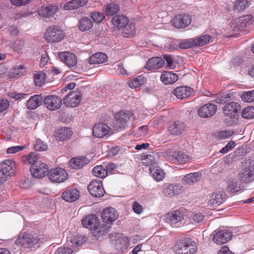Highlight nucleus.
<instances>
[{"instance_id":"obj_22","label":"nucleus","mask_w":254,"mask_h":254,"mask_svg":"<svg viewBox=\"0 0 254 254\" xmlns=\"http://www.w3.org/2000/svg\"><path fill=\"white\" fill-rule=\"evenodd\" d=\"M226 193L223 191L215 192L210 196L208 205L210 207L219 206L223 201Z\"/></svg>"},{"instance_id":"obj_62","label":"nucleus","mask_w":254,"mask_h":254,"mask_svg":"<svg viewBox=\"0 0 254 254\" xmlns=\"http://www.w3.org/2000/svg\"><path fill=\"white\" fill-rule=\"evenodd\" d=\"M233 133L231 130H224L218 132V136L220 139H225L230 137Z\"/></svg>"},{"instance_id":"obj_55","label":"nucleus","mask_w":254,"mask_h":254,"mask_svg":"<svg viewBox=\"0 0 254 254\" xmlns=\"http://www.w3.org/2000/svg\"><path fill=\"white\" fill-rule=\"evenodd\" d=\"M194 38L190 39L185 40L179 43V47L181 49H186L195 46V42H194Z\"/></svg>"},{"instance_id":"obj_64","label":"nucleus","mask_w":254,"mask_h":254,"mask_svg":"<svg viewBox=\"0 0 254 254\" xmlns=\"http://www.w3.org/2000/svg\"><path fill=\"white\" fill-rule=\"evenodd\" d=\"M163 60H165L167 64V66L170 68L174 67V61L172 57L170 55H165L163 56Z\"/></svg>"},{"instance_id":"obj_50","label":"nucleus","mask_w":254,"mask_h":254,"mask_svg":"<svg viewBox=\"0 0 254 254\" xmlns=\"http://www.w3.org/2000/svg\"><path fill=\"white\" fill-rule=\"evenodd\" d=\"M204 215L201 212H197L192 213L190 219L192 224L199 223L204 220Z\"/></svg>"},{"instance_id":"obj_27","label":"nucleus","mask_w":254,"mask_h":254,"mask_svg":"<svg viewBox=\"0 0 254 254\" xmlns=\"http://www.w3.org/2000/svg\"><path fill=\"white\" fill-rule=\"evenodd\" d=\"M89 163V160L85 157L72 158L69 162V166L72 169H77L83 167Z\"/></svg>"},{"instance_id":"obj_31","label":"nucleus","mask_w":254,"mask_h":254,"mask_svg":"<svg viewBox=\"0 0 254 254\" xmlns=\"http://www.w3.org/2000/svg\"><path fill=\"white\" fill-rule=\"evenodd\" d=\"M161 81L166 84L175 83L178 79L177 74L172 71H164L160 77Z\"/></svg>"},{"instance_id":"obj_63","label":"nucleus","mask_w":254,"mask_h":254,"mask_svg":"<svg viewBox=\"0 0 254 254\" xmlns=\"http://www.w3.org/2000/svg\"><path fill=\"white\" fill-rule=\"evenodd\" d=\"M25 148L23 146H15L9 147L6 150L7 154L17 153L23 150Z\"/></svg>"},{"instance_id":"obj_11","label":"nucleus","mask_w":254,"mask_h":254,"mask_svg":"<svg viewBox=\"0 0 254 254\" xmlns=\"http://www.w3.org/2000/svg\"><path fill=\"white\" fill-rule=\"evenodd\" d=\"M130 117L131 114L127 111H121L117 113L114 116L116 127L119 128L126 127Z\"/></svg>"},{"instance_id":"obj_61","label":"nucleus","mask_w":254,"mask_h":254,"mask_svg":"<svg viewBox=\"0 0 254 254\" xmlns=\"http://www.w3.org/2000/svg\"><path fill=\"white\" fill-rule=\"evenodd\" d=\"M72 250L69 248L60 247L55 252V254H71Z\"/></svg>"},{"instance_id":"obj_17","label":"nucleus","mask_w":254,"mask_h":254,"mask_svg":"<svg viewBox=\"0 0 254 254\" xmlns=\"http://www.w3.org/2000/svg\"><path fill=\"white\" fill-rule=\"evenodd\" d=\"M241 110L240 105L235 102L226 104L223 109L224 114L226 116L232 118L236 116L238 112Z\"/></svg>"},{"instance_id":"obj_37","label":"nucleus","mask_w":254,"mask_h":254,"mask_svg":"<svg viewBox=\"0 0 254 254\" xmlns=\"http://www.w3.org/2000/svg\"><path fill=\"white\" fill-rule=\"evenodd\" d=\"M15 165L14 161L11 160H6L1 163V168L0 169L4 174L7 176H10L13 172V168Z\"/></svg>"},{"instance_id":"obj_13","label":"nucleus","mask_w":254,"mask_h":254,"mask_svg":"<svg viewBox=\"0 0 254 254\" xmlns=\"http://www.w3.org/2000/svg\"><path fill=\"white\" fill-rule=\"evenodd\" d=\"M232 235L231 232L228 230H220L214 234L213 241L218 245H222L230 240Z\"/></svg>"},{"instance_id":"obj_38","label":"nucleus","mask_w":254,"mask_h":254,"mask_svg":"<svg viewBox=\"0 0 254 254\" xmlns=\"http://www.w3.org/2000/svg\"><path fill=\"white\" fill-rule=\"evenodd\" d=\"M107 60V55L103 53H96L92 55L89 59L90 64H101Z\"/></svg>"},{"instance_id":"obj_33","label":"nucleus","mask_w":254,"mask_h":254,"mask_svg":"<svg viewBox=\"0 0 254 254\" xmlns=\"http://www.w3.org/2000/svg\"><path fill=\"white\" fill-rule=\"evenodd\" d=\"M57 10V6L49 4L46 6H42L39 10V14L43 17H50L53 16Z\"/></svg>"},{"instance_id":"obj_45","label":"nucleus","mask_w":254,"mask_h":254,"mask_svg":"<svg viewBox=\"0 0 254 254\" xmlns=\"http://www.w3.org/2000/svg\"><path fill=\"white\" fill-rule=\"evenodd\" d=\"M107 170L102 165L96 166L93 169L94 176L100 178H104L107 175Z\"/></svg>"},{"instance_id":"obj_4","label":"nucleus","mask_w":254,"mask_h":254,"mask_svg":"<svg viewBox=\"0 0 254 254\" xmlns=\"http://www.w3.org/2000/svg\"><path fill=\"white\" fill-rule=\"evenodd\" d=\"M185 215L179 210H175L166 215V222L173 227H179L185 223Z\"/></svg>"},{"instance_id":"obj_56","label":"nucleus","mask_w":254,"mask_h":254,"mask_svg":"<svg viewBox=\"0 0 254 254\" xmlns=\"http://www.w3.org/2000/svg\"><path fill=\"white\" fill-rule=\"evenodd\" d=\"M34 148L36 151H42L47 150L48 146L43 141L37 139L34 145Z\"/></svg>"},{"instance_id":"obj_14","label":"nucleus","mask_w":254,"mask_h":254,"mask_svg":"<svg viewBox=\"0 0 254 254\" xmlns=\"http://www.w3.org/2000/svg\"><path fill=\"white\" fill-rule=\"evenodd\" d=\"M101 217L104 223L111 224L117 219L118 214L115 208L113 207L107 208L102 212Z\"/></svg>"},{"instance_id":"obj_1","label":"nucleus","mask_w":254,"mask_h":254,"mask_svg":"<svg viewBox=\"0 0 254 254\" xmlns=\"http://www.w3.org/2000/svg\"><path fill=\"white\" fill-rule=\"evenodd\" d=\"M100 221L96 215L90 214L82 220V224L85 228L94 230L95 236L104 235L109 227L105 224L100 226Z\"/></svg>"},{"instance_id":"obj_36","label":"nucleus","mask_w":254,"mask_h":254,"mask_svg":"<svg viewBox=\"0 0 254 254\" xmlns=\"http://www.w3.org/2000/svg\"><path fill=\"white\" fill-rule=\"evenodd\" d=\"M112 22L119 29H122L128 22V18L123 15H116L113 17Z\"/></svg>"},{"instance_id":"obj_52","label":"nucleus","mask_w":254,"mask_h":254,"mask_svg":"<svg viewBox=\"0 0 254 254\" xmlns=\"http://www.w3.org/2000/svg\"><path fill=\"white\" fill-rule=\"evenodd\" d=\"M242 117L246 119H252L254 118V107L250 106L245 108L242 111Z\"/></svg>"},{"instance_id":"obj_7","label":"nucleus","mask_w":254,"mask_h":254,"mask_svg":"<svg viewBox=\"0 0 254 254\" xmlns=\"http://www.w3.org/2000/svg\"><path fill=\"white\" fill-rule=\"evenodd\" d=\"M253 21V17L251 15L237 18L232 22L234 30L236 31L244 30L246 27L252 24Z\"/></svg>"},{"instance_id":"obj_24","label":"nucleus","mask_w":254,"mask_h":254,"mask_svg":"<svg viewBox=\"0 0 254 254\" xmlns=\"http://www.w3.org/2000/svg\"><path fill=\"white\" fill-rule=\"evenodd\" d=\"M159 158L158 154L154 152L149 153H146L142 156V163L146 166H151L153 167L154 165L157 166V163Z\"/></svg>"},{"instance_id":"obj_21","label":"nucleus","mask_w":254,"mask_h":254,"mask_svg":"<svg viewBox=\"0 0 254 254\" xmlns=\"http://www.w3.org/2000/svg\"><path fill=\"white\" fill-rule=\"evenodd\" d=\"M110 127L105 124H96L93 127V135L98 138H102L108 134Z\"/></svg>"},{"instance_id":"obj_25","label":"nucleus","mask_w":254,"mask_h":254,"mask_svg":"<svg viewBox=\"0 0 254 254\" xmlns=\"http://www.w3.org/2000/svg\"><path fill=\"white\" fill-rule=\"evenodd\" d=\"M192 89L188 86H180L174 89L173 94L180 99L187 98L192 94Z\"/></svg>"},{"instance_id":"obj_46","label":"nucleus","mask_w":254,"mask_h":254,"mask_svg":"<svg viewBox=\"0 0 254 254\" xmlns=\"http://www.w3.org/2000/svg\"><path fill=\"white\" fill-rule=\"evenodd\" d=\"M211 37L209 35H205L194 39L195 46H202L207 44L211 39Z\"/></svg>"},{"instance_id":"obj_53","label":"nucleus","mask_w":254,"mask_h":254,"mask_svg":"<svg viewBox=\"0 0 254 254\" xmlns=\"http://www.w3.org/2000/svg\"><path fill=\"white\" fill-rule=\"evenodd\" d=\"M243 101L246 102H254V89L248 92H244L241 95Z\"/></svg>"},{"instance_id":"obj_9","label":"nucleus","mask_w":254,"mask_h":254,"mask_svg":"<svg viewBox=\"0 0 254 254\" xmlns=\"http://www.w3.org/2000/svg\"><path fill=\"white\" fill-rule=\"evenodd\" d=\"M43 103L48 109L55 111L61 107L62 105V100L59 96L50 95L45 97Z\"/></svg>"},{"instance_id":"obj_19","label":"nucleus","mask_w":254,"mask_h":254,"mask_svg":"<svg viewBox=\"0 0 254 254\" xmlns=\"http://www.w3.org/2000/svg\"><path fill=\"white\" fill-rule=\"evenodd\" d=\"M59 57L69 67L74 66L77 64V58L73 53L68 52L60 53Z\"/></svg>"},{"instance_id":"obj_40","label":"nucleus","mask_w":254,"mask_h":254,"mask_svg":"<svg viewBox=\"0 0 254 254\" xmlns=\"http://www.w3.org/2000/svg\"><path fill=\"white\" fill-rule=\"evenodd\" d=\"M93 23L90 18L83 17L78 22V27L82 31L90 30L93 26Z\"/></svg>"},{"instance_id":"obj_44","label":"nucleus","mask_w":254,"mask_h":254,"mask_svg":"<svg viewBox=\"0 0 254 254\" xmlns=\"http://www.w3.org/2000/svg\"><path fill=\"white\" fill-rule=\"evenodd\" d=\"M46 75L42 71L38 72L35 74L34 80L36 86H41L46 82Z\"/></svg>"},{"instance_id":"obj_42","label":"nucleus","mask_w":254,"mask_h":254,"mask_svg":"<svg viewBox=\"0 0 254 254\" xmlns=\"http://www.w3.org/2000/svg\"><path fill=\"white\" fill-rule=\"evenodd\" d=\"M38 156L37 153L31 152L28 155H24L22 158V162L27 165L33 164L37 163L38 159Z\"/></svg>"},{"instance_id":"obj_20","label":"nucleus","mask_w":254,"mask_h":254,"mask_svg":"<svg viewBox=\"0 0 254 254\" xmlns=\"http://www.w3.org/2000/svg\"><path fill=\"white\" fill-rule=\"evenodd\" d=\"M241 181L250 183L254 181V168L251 166L245 167L239 174Z\"/></svg>"},{"instance_id":"obj_18","label":"nucleus","mask_w":254,"mask_h":254,"mask_svg":"<svg viewBox=\"0 0 254 254\" xmlns=\"http://www.w3.org/2000/svg\"><path fill=\"white\" fill-rule=\"evenodd\" d=\"M164 60L160 57H153L149 59L146 63L145 68L151 71H155L164 64Z\"/></svg>"},{"instance_id":"obj_59","label":"nucleus","mask_w":254,"mask_h":254,"mask_svg":"<svg viewBox=\"0 0 254 254\" xmlns=\"http://www.w3.org/2000/svg\"><path fill=\"white\" fill-rule=\"evenodd\" d=\"M24 46L23 41L17 39L15 40L12 45V47L13 50L17 52H19L21 50Z\"/></svg>"},{"instance_id":"obj_26","label":"nucleus","mask_w":254,"mask_h":254,"mask_svg":"<svg viewBox=\"0 0 254 254\" xmlns=\"http://www.w3.org/2000/svg\"><path fill=\"white\" fill-rule=\"evenodd\" d=\"M149 174L156 182L163 181L165 177V173L158 165L150 167L149 168Z\"/></svg>"},{"instance_id":"obj_57","label":"nucleus","mask_w":254,"mask_h":254,"mask_svg":"<svg viewBox=\"0 0 254 254\" xmlns=\"http://www.w3.org/2000/svg\"><path fill=\"white\" fill-rule=\"evenodd\" d=\"M91 17H92V19L96 22H100L105 18L104 14L98 12H92L91 14Z\"/></svg>"},{"instance_id":"obj_32","label":"nucleus","mask_w":254,"mask_h":254,"mask_svg":"<svg viewBox=\"0 0 254 254\" xmlns=\"http://www.w3.org/2000/svg\"><path fill=\"white\" fill-rule=\"evenodd\" d=\"M185 128V125L182 122H175L170 125L169 130L172 134L179 135L181 134Z\"/></svg>"},{"instance_id":"obj_8","label":"nucleus","mask_w":254,"mask_h":254,"mask_svg":"<svg viewBox=\"0 0 254 254\" xmlns=\"http://www.w3.org/2000/svg\"><path fill=\"white\" fill-rule=\"evenodd\" d=\"M81 96V92L79 90L70 92L64 99V104L68 107H75L80 102Z\"/></svg>"},{"instance_id":"obj_28","label":"nucleus","mask_w":254,"mask_h":254,"mask_svg":"<svg viewBox=\"0 0 254 254\" xmlns=\"http://www.w3.org/2000/svg\"><path fill=\"white\" fill-rule=\"evenodd\" d=\"M201 174L199 172L190 173L185 175L182 179V182L188 185L193 184L198 182L201 179Z\"/></svg>"},{"instance_id":"obj_43","label":"nucleus","mask_w":254,"mask_h":254,"mask_svg":"<svg viewBox=\"0 0 254 254\" xmlns=\"http://www.w3.org/2000/svg\"><path fill=\"white\" fill-rule=\"evenodd\" d=\"M68 240L70 242L71 246L78 247L84 243L85 237L81 235L74 236L73 237H68Z\"/></svg>"},{"instance_id":"obj_49","label":"nucleus","mask_w":254,"mask_h":254,"mask_svg":"<svg viewBox=\"0 0 254 254\" xmlns=\"http://www.w3.org/2000/svg\"><path fill=\"white\" fill-rule=\"evenodd\" d=\"M122 29L123 36L128 37L133 35L135 28L132 24L127 23Z\"/></svg>"},{"instance_id":"obj_30","label":"nucleus","mask_w":254,"mask_h":254,"mask_svg":"<svg viewBox=\"0 0 254 254\" xmlns=\"http://www.w3.org/2000/svg\"><path fill=\"white\" fill-rule=\"evenodd\" d=\"M170 159L174 163H184L188 161L190 157L181 151H176L170 156Z\"/></svg>"},{"instance_id":"obj_10","label":"nucleus","mask_w":254,"mask_h":254,"mask_svg":"<svg viewBox=\"0 0 254 254\" xmlns=\"http://www.w3.org/2000/svg\"><path fill=\"white\" fill-rule=\"evenodd\" d=\"M88 190L92 196L96 197L103 196L105 192L103 188L102 182L99 179L93 180L89 184Z\"/></svg>"},{"instance_id":"obj_39","label":"nucleus","mask_w":254,"mask_h":254,"mask_svg":"<svg viewBox=\"0 0 254 254\" xmlns=\"http://www.w3.org/2000/svg\"><path fill=\"white\" fill-rule=\"evenodd\" d=\"M179 189L180 186L178 184H170L164 188L163 193L165 196L171 197L177 194Z\"/></svg>"},{"instance_id":"obj_29","label":"nucleus","mask_w":254,"mask_h":254,"mask_svg":"<svg viewBox=\"0 0 254 254\" xmlns=\"http://www.w3.org/2000/svg\"><path fill=\"white\" fill-rule=\"evenodd\" d=\"M43 99L42 95H35L27 101L26 106L29 109L33 110L42 105Z\"/></svg>"},{"instance_id":"obj_5","label":"nucleus","mask_w":254,"mask_h":254,"mask_svg":"<svg viewBox=\"0 0 254 254\" xmlns=\"http://www.w3.org/2000/svg\"><path fill=\"white\" fill-rule=\"evenodd\" d=\"M64 37L63 32L57 26L49 27L45 34L46 41L51 43L59 42L63 39Z\"/></svg>"},{"instance_id":"obj_41","label":"nucleus","mask_w":254,"mask_h":254,"mask_svg":"<svg viewBox=\"0 0 254 254\" xmlns=\"http://www.w3.org/2000/svg\"><path fill=\"white\" fill-rule=\"evenodd\" d=\"M147 79L143 76L140 75L137 76L128 82V85L132 88L139 87L146 82Z\"/></svg>"},{"instance_id":"obj_12","label":"nucleus","mask_w":254,"mask_h":254,"mask_svg":"<svg viewBox=\"0 0 254 254\" xmlns=\"http://www.w3.org/2000/svg\"><path fill=\"white\" fill-rule=\"evenodd\" d=\"M48 171L47 165L44 163L38 162L32 166L30 172L32 175L37 178H41L45 176Z\"/></svg>"},{"instance_id":"obj_35","label":"nucleus","mask_w":254,"mask_h":254,"mask_svg":"<svg viewBox=\"0 0 254 254\" xmlns=\"http://www.w3.org/2000/svg\"><path fill=\"white\" fill-rule=\"evenodd\" d=\"M88 0H72L66 2L64 5L65 10H72L86 5Z\"/></svg>"},{"instance_id":"obj_48","label":"nucleus","mask_w":254,"mask_h":254,"mask_svg":"<svg viewBox=\"0 0 254 254\" xmlns=\"http://www.w3.org/2000/svg\"><path fill=\"white\" fill-rule=\"evenodd\" d=\"M104 10L107 15H113L119 10V6L115 3H110L104 6Z\"/></svg>"},{"instance_id":"obj_6","label":"nucleus","mask_w":254,"mask_h":254,"mask_svg":"<svg viewBox=\"0 0 254 254\" xmlns=\"http://www.w3.org/2000/svg\"><path fill=\"white\" fill-rule=\"evenodd\" d=\"M67 176L68 174L66 171L61 168L51 169L48 173L49 180L56 183L64 182L67 178Z\"/></svg>"},{"instance_id":"obj_54","label":"nucleus","mask_w":254,"mask_h":254,"mask_svg":"<svg viewBox=\"0 0 254 254\" xmlns=\"http://www.w3.org/2000/svg\"><path fill=\"white\" fill-rule=\"evenodd\" d=\"M249 5L248 0H236L234 4V8L238 11L243 10Z\"/></svg>"},{"instance_id":"obj_60","label":"nucleus","mask_w":254,"mask_h":254,"mask_svg":"<svg viewBox=\"0 0 254 254\" xmlns=\"http://www.w3.org/2000/svg\"><path fill=\"white\" fill-rule=\"evenodd\" d=\"M31 0H10V3L16 6H25L29 3Z\"/></svg>"},{"instance_id":"obj_51","label":"nucleus","mask_w":254,"mask_h":254,"mask_svg":"<svg viewBox=\"0 0 254 254\" xmlns=\"http://www.w3.org/2000/svg\"><path fill=\"white\" fill-rule=\"evenodd\" d=\"M25 72L24 67L23 65H19L12 69L10 75L12 78H17L18 76L23 75Z\"/></svg>"},{"instance_id":"obj_3","label":"nucleus","mask_w":254,"mask_h":254,"mask_svg":"<svg viewBox=\"0 0 254 254\" xmlns=\"http://www.w3.org/2000/svg\"><path fill=\"white\" fill-rule=\"evenodd\" d=\"M174 249L176 254H195L197 247L195 242L185 239L177 242Z\"/></svg>"},{"instance_id":"obj_34","label":"nucleus","mask_w":254,"mask_h":254,"mask_svg":"<svg viewBox=\"0 0 254 254\" xmlns=\"http://www.w3.org/2000/svg\"><path fill=\"white\" fill-rule=\"evenodd\" d=\"M56 137L60 141H64L69 139L72 135L71 128L68 127H61L58 129Z\"/></svg>"},{"instance_id":"obj_58","label":"nucleus","mask_w":254,"mask_h":254,"mask_svg":"<svg viewBox=\"0 0 254 254\" xmlns=\"http://www.w3.org/2000/svg\"><path fill=\"white\" fill-rule=\"evenodd\" d=\"M236 146V143L233 141H230L226 146L221 149L219 152L222 154H226Z\"/></svg>"},{"instance_id":"obj_16","label":"nucleus","mask_w":254,"mask_h":254,"mask_svg":"<svg viewBox=\"0 0 254 254\" xmlns=\"http://www.w3.org/2000/svg\"><path fill=\"white\" fill-rule=\"evenodd\" d=\"M173 25L178 28L186 27L191 21L190 16L188 14H180L172 20Z\"/></svg>"},{"instance_id":"obj_15","label":"nucleus","mask_w":254,"mask_h":254,"mask_svg":"<svg viewBox=\"0 0 254 254\" xmlns=\"http://www.w3.org/2000/svg\"><path fill=\"white\" fill-rule=\"evenodd\" d=\"M217 111V106L211 103L206 104L200 107L198 110V115L204 118L212 117Z\"/></svg>"},{"instance_id":"obj_47","label":"nucleus","mask_w":254,"mask_h":254,"mask_svg":"<svg viewBox=\"0 0 254 254\" xmlns=\"http://www.w3.org/2000/svg\"><path fill=\"white\" fill-rule=\"evenodd\" d=\"M228 189L231 192H237L240 190V183L237 179H234L230 181L228 186Z\"/></svg>"},{"instance_id":"obj_2","label":"nucleus","mask_w":254,"mask_h":254,"mask_svg":"<svg viewBox=\"0 0 254 254\" xmlns=\"http://www.w3.org/2000/svg\"><path fill=\"white\" fill-rule=\"evenodd\" d=\"M40 239L36 236L29 233L20 234L15 241L17 246H21L25 249L38 248L40 245Z\"/></svg>"},{"instance_id":"obj_23","label":"nucleus","mask_w":254,"mask_h":254,"mask_svg":"<svg viewBox=\"0 0 254 254\" xmlns=\"http://www.w3.org/2000/svg\"><path fill=\"white\" fill-rule=\"evenodd\" d=\"M62 198L68 202H73L79 197V192L76 189L67 188L62 193Z\"/></svg>"}]
</instances>
